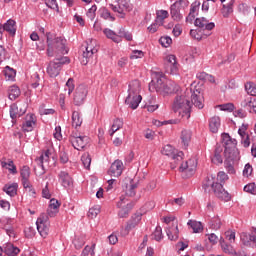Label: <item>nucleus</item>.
<instances>
[{
  "instance_id": "1",
  "label": "nucleus",
  "mask_w": 256,
  "mask_h": 256,
  "mask_svg": "<svg viewBox=\"0 0 256 256\" xmlns=\"http://www.w3.org/2000/svg\"><path fill=\"white\" fill-rule=\"evenodd\" d=\"M47 39V55L48 57H61V55H66L68 53L65 43L67 40L57 37L54 33H46Z\"/></svg>"
},
{
  "instance_id": "2",
  "label": "nucleus",
  "mask_w": 256,
  "mask_h": 256,
  "mask_svg": "<svg viewBox=\"0 0 256 256\" xmlns=\"http://www.w3.org/2000/svg\"><path fill=\"white\" fill-rule=\"evenodd\" d=\"M139 89H141V84L139 81L134 80L130 83L129 89H128V96L125 100V103L127 106L130 107V109H137L139 107V103H141V95H137L139 93Z\"/></svg>"
},
{
  "instance_id": "3",
  "label": "nucleus",
  "mask_w": 256,
  "mask_h": 256,
  "mask_svg": "<svg viewBox=\"0 0 256 256\" xmlns=\"http://www.w3.org/2000/svg\"><path fill=\"white\" fill-rule=\"evenodd\" d=\"M224 167L229 175H235V161H239V149L237 146L234 148H226L224 150Z\"/></svg>"
},
{
  "instance_id": "4",
  "label": "nucleus",
  "mask_w": 256,
  "mask_h": 256,
  "mask_svg": "<svg viewBox=\"0 0 256 256\" xmlns=\"http://www.w3.org/2000/svg\"><path fill=\"white\" fill-rule=\"evenodd\" d=\"M173 111L179 113L181 117L189 119L191 117V102L184 96H176L173 103Z\"/></svg>"
},
{
  "instance_id": "5",
  "label": "nucleus",
  "mask_w": 256,
  "mask_h": 256,
  "mask_svg": "<svg viewBox=\"0 0 256 256\" xmlns=\"http://www.w3.org/2000/svg\"><path fill=\"white\" fill-rule=\"evenodd\" d=\"M69 63V58L64 56H55L53 61H50L47 67V73L50 77H57L61 73V67Z\"/></svg>"
},
{
  "instance_id": "6",
  "label": "nucleus",
  "mask_w": 256,
  "mask_h": 256,
  "mask_svg": "<svg viewBox=\"0 0 256 256\" xmlns=\"http://www.w3.org/2000/svg\"><path fill=\"white\" fill-rule=\"evenodd\" d=\"M155 89L161 95H171V93H177L179 91V85L171 80L163 82V80L158 79Z\"/></svg>"
},
{
  "instance_id": "7",
  "label": "nucleus",
  "mask_w": 256,
  "mask_h": 256,
  "mask_svg": "<svg viewBox=\"0 0 256 256\" xmlns=\"http://www.w3.org/2000/svg\"><path fill=\"white\" fill-rule=\"evenodd\" d=\"M38 233H40L43 239L49 235V216L42 214L36 221Z\"/></svg>"
},
{
  "instance_id": "8",
  "label": "nucleus",
  "mask_w": 256,
  "mask_h": 256,
  "mask_svg": "<svg viewBox=\"0 0 256 256\" xmlns=\"http://www.w3.org/2000/svg\"><path fill=\"white\" fill-rule=\"evenodd\" d=\"M69 141L74 149H76L77 151H81V149H85V147L89 145L88 136H79L77 134H74L69 137Z\"/></svg>"
},
{
  "instance_id": "9",
  "label": "nucleus",
  "mask_w": 256,
  "mask_h": 256,
  "mask_svg": "<svg viewBox=\"0 0 256 256\" xmlns=\"http://www.w3.org/2000/svg\"><path fill=\"white\" fill-rule=\"evenodd\" d=\"M87 87L85 85H79L74 93V105L81 106L85 103V99H87Z\"/></svg>"
},
{
  "instance_id": "10",
  "label": "nucleus",
  "mask_w": 256,
  "mask_h": 256,
  "mask_svg": "<svg viewBox=\"0 0 256 256\" xmlns=\"http://www.w3.org/2000/svg\"><path fill=\"white\" fill-rule=\"evenodd\" d=\"M27 112V106L25 104H12L10 106V117L12 119V123H15V119L25 115Z\"/></svg>"
},
{
  "instance_id": "11",
  "label": "nucleus",
  "mask_w": 256,
  "mask_h": 256,
  "mask_svg": "<svg viewBox=\"0 0 256 256\" xmlns=\"http://www.w3.org/2000/svg\"><path fill=\"white\" fill-rule=\"evenodd\" d=\"M123 203H125V198L122 196L120 197V201L117 203V207L120 209L118 212V217L121 219L129 217V211L135 207V202H130L125 207H123Z\"/></svg>"
},
{
  "instance_id": "12",
  "label": "nucleus",
  "mask_w": 256,
  "mask_h": 256,
  "mask_svg": "<svg viewBox=\"0 0 256 256\" xmlns=\"http://www.w3.org/2000/svg\"><path fill=\"white\" fill-rule=\"evenodd\" d=\"M142 214L138 213L131 217V219L127 222L125 229L122 230V235H129V231H133L139 223H141Z\"/></svg>"
},
{
  "instance_id": "13",
  "label": "nucleus",
  "mask_w": 256,
  "mask_h": 256,
  "mask_svg": "<svg viewBox=\"0 0 256 256\" xmlns=\"http://www.w3.org/2000/svg\"><path fill=\"white\" fill-rule=\"evenodd\" d=\"M212 189L214 191V195L218 199H221L222 201H231V195H229V192L223 188V184L216 182L215 187Z\"/></svg>"
},
{
  "instance_id": "14",
  "label": "nucleus",
  "mask_w": 256,
  "mask_h": 256,
  "mask_svg": "<svg viewBox=\"0 0 256 256\" xmlns=\"http://www.w3.org/2000/svg\"><path fill=\"white\" fill-rule=\"evenodd\" d=\"M179 169L182 173H187L188 177H191L197 169V161L195 159H189L185 163H182Z\"/></svg>"
},
{
  "instance_id": "15",
  "label": "nucleus",
  "mask_w": 256,
  "mask_h": 256,
  "mask_svg": "<svg viewBox=\"0 0 256 256\" xmlns=\"http://www.w3.org/2000/svg\"><path fill=\"white\" fill-rule=\"evenodd\" d=\"M111 9L115 13L125 15V11H131V4L127 0H118L117 5L111 4Z\"/></svg>"
},
{
  "instance_id": "16",
  "label": "nucleus",
  "mask_w": 256,
  "mask_h": 256,
  "mask_svg": "<svg viewBox=\"0 0 256 256\" xmlns=\"http://www.w3.org/2000/svg\"><path fill=\"white\" fill-rule=\"evenodd\" d=\"M123 174V162L121 160H115L109 170H108V175L111 177H121Z\"/></svg>"
},
{
  "instance_id": "17",
  "label": "nucleus",
  "mask_w": 256,
  "mask_h": 256,
  "mask_svg": "<svg viewBox=\"0 0 256 256\" xmlns=\"http://www.w3.org/2000/svg\"><path fill=\"white\" fill-rule=\"evenodd\" d=\"M166 71L171 75H175L177 73V57L173 54L166 56Z\"/></svg>"
},
{
  "instance_id": "18",
  "label": "nucleus",
  "mask_w": 256,
  "mask_h": 256,
  "mask_svg": "<svg viewBox=\"0 0 256 256\" xmlns=\"http://www.w3.org/2000/svg\"><path fill=\"white\" fill-rule=\"evenodd\" d=\"M192 105L196 106L198 109H203L205 105L203 104V94L199 90H195L191 95Z\"/></svg>"
},
{
  "instance_id": "19",
  "label": "nucleus",
  "mask_w": 256,
  "mask_h": 256,
  "mask_svg": "<svg viewBox=\"0 0 256 256\" xmlns=\"http://www.w3.org/2000/svg\"><path fill=\"white\" fill-rule=\"evenodd\" d=\"M59 181L61 185L65 187V189H68V187L73 186V178L67 173L66 171H61L59 173Z\"/></svg>"
},
{
  "instance_id": "20",
  "label": "nucleus",
  "mask_w": 256,
  "mask_h": 256,
  "mask_svg": "<svg viewBox=\"0 0 256 256\" xmlns=\"http://www.w3.org/2000/svg\"><path fill=\"white\" fill-rule=\"evenodd\" d=\"M241 107L248 109L250 113H256V98L248 97L242 103Z\"/></svg>"
},
{
  "instance_id": "21",
  "label": "nucleus",
  "mask_w": 256,
  "mask_h": 256,
  "mask_svg": "<svg viewBox=\"0 0 256 256\" xmlns=\"http://www.w3.org/2000/svg\"><path fill=\"white\" fill-rule=\"evenodd\" d=\"M222 142L225 149H231V148L237 147V140L231 138V136L228 133L222 134Z\"/></svg>"
},
{
  "instance_id": "22",
  "label": "nucleus",
  "mask_w": 256,
  "mask_h": 256,
  "mask_svg": "<svg viewBox=\"0 0 256 256\" xmlns=\"http://www.w3.org/2000/svg\"><path fill=\"white\" fill-rule=\"evenodd\" d=\"M3 26L4 31L9 33V35L15 36L17 33V22L13 19H9Z\"/></svg>"
},
{
  "instance_id": "23",
  "label": "nucleus",
  "mask_w": 256,
  "mask_h": 256,
  "mask_svg": "<svg viewBox=\"0 0 256 256\" xmlns=\"http://www.w3.org/2000/svg\"><path fill=\"white\" fill-rule=\"evenodd\" d=\"M166 234L170 241H177L179 239V227L177 224H172L167 230Z\"/></svg>"
},
{
  "instance_id": "24",
  "label": "nucleus",
  "mask_w": 256,
  "mask_h": 256,
  "mask_svg": "<svg viewBox=\"0 0 256 256\" xmlns=\"http://www.w3.org/2000/svg\"><path fill=\"white\" fill-rule=\"evenodd\" d=\"M170 15L174 21H181L183 19V15H181V10L179 9L177 2L171 5Z\"/></svg>"
},
{
  "instance_id": "25",
  "label": "nucleus",
  "mask_w": 256,
  "mask_h": 256,
  "mask_svg": "<svg viewBox=\"0 0 256 256\" xmlns=\"http://www.w3.org/2000/svg\"><path fill=\"white\" fill-rule=\"evenodd\" d=\"M219 127H221V118L218 116H213L209 120V129L211 133H218L219 132Z\"/></svg>"
},
{
  "instance_id": "26",
  "label": "nucleus",
  "mask_w": 256,
  "mask_h": 256,
  "mask_svg": "<svg viewBox=\"0 0 256 256\" xmlns=\"http://www.w3.org/2000/svg\"><path fill=\"white\" fill-rule=\"evenodd\" d=\"M96 53L97 48H94L93 46H87L82 54L83 58L85 59L82 61L83 65H87V63H89V59H91V57H93V55H95Z\"/></svg>"
},
{
  "instance_id": "27",
  "label": "nucleus",
  "mask_w": 256,
  "mask_h": 256,
  "mask_svg": "<svg viewBox=\"0 0 256 256\" xmlns=\"http://www.w3.org/2000/svg\"><path fill=\"white\" fill-rule=\"evenodd\" d=\"M3 251L8 256H16L21 252V250L12 243L5 244Z\"/></svg>"
},
{
  "instance_id": "28",
  "label": "nucleus",
  "mask_w": 256,
  "mask_h": 256,
  "mask_svg": "<svg viewBox=\"0 0 256 256\" xmlns=\"http://www.w3.org/2000/svg\"><path fill=\"white\" fill-rule=\"evenodd\" d=\"M19 187V185L17 183H13V184H6L3 187V191L4 193H6L7 195H9L10 197H15V195H17V188Z\"/></svg>"
},
{
  "instance_id": "29",
  "label": "nucleus",
  "mask_w": 256,
  "mask_h": 256,
  "mask_svg": "<svg viewBox=\"0 0 256 256\" xmlns=\"http://www.w3.org/2000/svg\"><path fill=\"white\" fill-rule=\"evenodd\" d=\"M233 5H235V0H230L227 5H223L222 7V15L226 19L233 14Z\"/></svg>"
},
{
  "instance_id": "30",
  "label": "nucleus",
  "mask_w": 256,
  "mask_h": 256,
  "mask_svg": "<svg viewBox=\"0 0 256 256\" xmlns=\"http://www.w3.org/2000/svg\"><path fill=\"white\" fill-rule=\"evenodd\" d=\"M222 152L223 148H221V146L216 147L214 157L212 158V163L215 165H221V163H223V157H221Z\"/></svg>"
},
{
  "instance_id": "31",
  "label": "nucleus",
  "mask_w": 256,
  "mask_h": 256,
  "mask_svg": "<svg viewBox=\"0 0 256 256\" xmlns=\"http://www.w3.org/2000/svg\"><path fill=\"white\" fill-rule=\"evenodd\" d=\"M191 137H192L191 130H182L180 138L184 147H189V143H191Z\"/></svg>"
},
{
  "instance_id": "32",
  "label": "nucleus",
  "mask_w": 256,
  "mask_h": 256,
  "mask_svg": "<svg viewBox=\"0 0 256 256\" xmlns=\"http://www.w3.org/2000/svg\"><path fill=\"white\" fill-rule=\"evenodd\" d=\"M21 95V90L17 86H10L8 90V97L10 101H15Z\"/></svg>"
},
{
  "instance_id": "33",
  "label": "nucleus",
  "mask_w": 256,
  "mask_h": 256,
  "mask_svg": "<svg viewBox=\"0 0 256 256\" xmlns=\"http://www.w3.org/2000/svg\"><path fill=\"white\" fill-rule=\"evenodd\" d=\"M33 125H35V120L33 119V114H31L29 119L22 124V130L29 133L30 131H33Z\"/></svg>"
},
{
  "instance_id": "34",
  "label": "nucleus",
  "mask_w": 256,
  "mask_h": 256,
  "mask_svg": "<svg viewBox=\"0 0 256 256\" xmlns=\"http://www.w3.org/2000/svg\"><path fill=\"white\" fill-rule=\"evenodd\" d=\"M83 125V118H81V114L77 111L72 113V126L77 129V127H81Z\"/></svg>"
},
{
  "instance_id": "35",
  "label": "nucleus",
  "mask_w": 256,
  "mask_h": 256,
  "mask_svg": "<svg viewBox=\"0 0 256 256\" xmlns=\"http://www.w3.org/2000/svg\"><path fill=\"white\" fill-rule=\"evenodd\" d=\"M1 167L3 169H8V171L12 174V175H17V166H15V164L13 163V161H9V162H5L2 161L1 162Z\"/></svg>"
},
{
  "instance_id": "36",
  "label": "nucleus",
  "mask_w": 256,
  "mask_h": 256,
  "mask_svg": "<svg viewBox=\"0 0 256 256\" xmlns=\"http://www.w3.org/2000/svg\"><path fill=\"white\" fill-rule=\"evenodd\" d=\"M104 35H106L108 39L113 40L114 43H121V37H119L118 34L109 28L104 29Z\"/></svg>"
},
{
  "instance_id": "37",
  "label": "nucleus",
  "mask_w": 256,
  "mask_h": 256,
  "mask_svg": "<svg viewBox=\"0 0 256 256\" xmlns=\"http://www.w3.org/2000/svg\"><path fill=\"white\" fill-rule=\"evenodd\" d=\"M3 73L7 81H13L15 79V75H17V72L15 71V69L9 66L5 67Z\"/></svg>"
},
{
  "instance_id": "38",
  "label": "nucleus",
  "mask_w": 256,
  "mask_h": 256,
  "mask_svg": "<svg viewBox=\"0 0 256 256\" xmlns=\"http://www.w3.org/2000/svg\"><path fill=\"white\" fill-rule=\"evenodd\" d=\"M123 128V120L122 119H115L113 124H112V128L110 130V135L113 136L115 135V133H117V131H119V129Z\"/></svg>"
},
{
  "instance_id": "39",
  "label": "nucleus",
  "mask_w": 256,
  "mask_h": 256,
  "mask_svg": "<svg viewBox=\"0 0 256 256\" xmlns=\"http://www.w3.org/2000/svg\"><path fill=\"white\" fill-rule=\"evenodd\" d=\"M187 225L191 227L193 233H201V231H203V224H201V222L189 220Z\"/></svg>"
},
{
  "instance_id": "40",
  "label": "nucleus",
  "mask_w": 256,
  "mask_h": 256,
  "mask_svg": "<svg viewBox=\"0 0 256 256\" xmlns=\"http://www.w3.org/2000/svg\"><path fill=\"white\" fill-rule=\"evenodd\" d=\"M118 37L120 39H125L126 41H133V34L131 32L126 31L125 28H120L118 32Z\"/></svg>"
},
{
  "instance_id": "41",
  "label": "nucleus",
  "mask_w": 256,
  "mask_h": 256,
  "mask_svg": "<svg viewBox=\"0 0 256 256\" xmlns=\"http://www.w3.org/2000/svg\"><path fill=\"white\" fill-rule=\"evenodd\" d=\"M51 155V151L50 150H46L39 158L40 161V165L41 168L43 169V171H45V163H47V161H49V157Z\"/></svg>"
},
{
  "instance_id": "42",
  "label": "nucleus",
  "mask_w": 256,
  "mask_h": 256,
  "mask_svg": "<svg viewBox=\"0 0 256 256\" xmlns=\"http://www.w3.org/2000/svg\"><path fill=\"white\" fill-rule=\"evenodd\" d=\"M209 225L214 231H218V229H221V218L220 217H214L210 220Z\"/></svg>"
},
{
  "instance_id": "43",
  "label": "nucleus",
  "mask_w": 256,
  "mask_h": 256,
  "mask_svg": "<svg viewBox=\"0 0 256 256\" xmlns=\"http://www.w3.org/2000/svg\"><path fill=\"white\" fill-rule=\"evenodd\" d=\"M99 13L102 19H109V21H115V17L111 16V12L107 8H101L99 10Z\"/></svg>"
},
{
  "instance_id": "44",
  "label": "nucleus",
  "mask_w": 256,
  "mask_h": 256,
  "mask_svg": "<svg viewBox=\"0 0 256 256\" xmlns=\"http://www.w3.org/2000/svg\"><path fill=\"white\" fill-rule=\"evenodd\" d=\"M156 15H157L156 23H159L160 21V25H163V20L169 17V12L166 10H160L156 13Z\"/></svg>"
},
{
  "instance_id": "45",
  "label": "nucleus",
  "mask_w": 256,
  "mask_h": 256,
  "mask_svg": "<svg viewBox=\"0 0 256 256\" xmlns=\"http://www.w3.org/2000/svg\"><path fill=\"white\" fill-rule=\"evenodd\" d=\"M162 155H166L167 157H173V155L175 154V148H173V146L171 145H166L163 147V149L161 150Z\"/></svg>"
},
{
  "instance_id": "46",
  "label": "nucleus",
  "mask_w": 256,
  "mask_h": 256,
  "mask_svg": "<svg viewBox=\"0 0 256 256\" xmlns=\"http://www.w3.org/2000/svg\"><path fill=\"white\" fill-rule=\"evenodd\" d=\"M215 177L210 176V177H206L204 183H203V188L205 190L208 189V187H212V189L215 187Z\"/></svg>"
},
{
  "instance_id": "47",
  "label": "nucleus",
  "mask_w": 256,
  "mask_h": 256,
  "mask_svg": "<svg viewBox=\"0 0 256 256\" xmlns=\"http://www.w3.org/2000/svg\"><path fill=\"white\" fill-rule=\"evenodd\" d=\"M152 237L155 241H161V239H163V229L161 226L156 227L155 231L152 233Z\"/></svg>"
},
{
  "instance_id": "48",
  "label": "nucleus",
  "mask_w": 256,
  "mask_h": 256,
  "mask_svg": "<svg viewBox=\"0 0 256 256\" xmlns=\"http://www.w3.org/2000/svg\"><path fill=\"white\" fill-rule=\"evenodd\" d=\"M245 89H246L248 95H251V97H256V86L253 85V83L248 82L245 85Z\"/></svg>"
},
{
  "instance_id": "49",
  "label": "nucleus",
  "mask_w": 256,
  "mask_h": 256,
  "mask_svg": "<svg viewBox=\"0 0 256 256\" xmlns=\"http://www.w3.org/2000/svg\"><path fill=\"white\" fill-rule=\"evenodd\" d=\"M45 5H47L49 9H53L59 13V4H57V0H45Z\"/></svg>"
},
{
  "instance_id": "50",
  "label": "nucleus",
  "mask_w": 256,
  "mask_h": 256,
  "mask_svg": "<svg viewBox=\"0 0 256 256\" xmlns=\"http://www.w3.org/2000/svg\"><path fill=\"white\" fill-rule=\"evenodd\" d=\"M20 175L22 179H29V177H31V169L29 166H23L20 170Z\"/></svg>"
},
{
  "instance_id": "51",
  "label": "nucleus",
  "mask_w": 256,
  "mask_h": 256,
  "mask_svg": "<svg viewBox=\"0 0 256 256\" xmlns=\"http://www.w3.org/2000/svg\"><path fill=\"white\" fill-rule=\"evenodd\" d=\"M81 161H82L85 169H89L91 167V155H89V154L82 155Z\"/></svg>"
},
{
  "instance_id": "52",
  "label": "nucleus",
  "mask_w": 256,
  "mask_h": 256,
  "mask_svg": "<svg viewBox=\"0 0 256 256\" xmlns=\"http://www.w3.org/2000/svg\"><path fill=\"white\" fill-rule=\"evenodd\" d=\"M74 90H75V84L73 83V78H70L66 82V87L64 91H68V95H71Z\"/></svg>"
},
{
  "instance_id": "53",
  "label": "nucleus",
  "mask_w": 256,
  "mask_h": 256,
  "mask_svg": "<svg viewBox=\"0 0 256 256\" xmlns=\"http://www.w3.org/2000/svg\"><path fill=\"white\" fill-rule=\"evenodd\" d=\"M159 43L162 45V47H169V45L173 43V40L169 36H162L159 39Z\"/></svg>"
},
{
  "instance_id": "54",
  "label": "nucleus",
  "mask_w": 256,
  "mask_h": 256,
  "mask_svg": "<svg viewBox=\"0 0 256 256\" xmlns=\"http://www.w3.org/2000/svg\"><path fill=\"white\" fill-rule=\"evenodd\" d=\"M172 161L171 162V165H178L179 163H181V161H183V152H178V153H175L172 157Z\"/></svg>"
},
{
  "instance_id": "55",
  "label": "nucleus",
  "mask_w": 256,
  "mask_h": 256,
  "mask_svg": "<svg viewBox=\"0 0 256 256\" xmlns=\"http://www.w3.org/2000/svg\"><path fill=\"white\" fill-rule=\"evenodd\" d=\"M75 249H81L85 245V239L83 237H76L73 240Z\"/></svg>"
},
{
  "instance_id": "56",
  "label": "nucleus",
  "mask_w": 256,
  "mask_h": 256,
  "mask_svg": "<svg viewBox=\"0 0 256 256\" xmlns=\"http://www.w3.org/2000/svg\"><path fill=\"white\" fill-rule=\"evenodd\" d=\"M137 188V184H130L126 186V195L128 197H135V189Z\"/></svg>"
},
{
  "instance_id": "57",
  "label": "nucleus",
  "mask_w": 256,
  "mask_h": 256,
  "mask_svg": "<svg viewBox=\"0 0 256 256\" xmlns=\"http://www.w3.org/2000/svg\"><path fill=\"white\" fill-rule=\"evenodd\" d=\"M205 23H207V18L200 17L195 19L194 25L195 27H198V29H201L202 27H205Z\"/></svg>"
},
{
  "instance_id": "58",
  "label": "nucleus",
  "mask_w": 256,
  "mask_h": 256,
  "mask_svg": "<svg viewBox=\"0 0 256 256\" xmlns=\"http://www.w3.org/2000/svg\"><path fill=\"white\" fill-rule=\"evenodd\" d=\"M32 79V87L33 89H37V86L39 85V81H41V78L39 77V74L36 72L31 76Z\"/></svg>"
},
{
  "instance_id": "59",
  "label": "nucleus",
  "mask_w": 256,
  "mask_h": 256,
  "mask_svg": "<svg viewBox=\"0 0 256 256\" xmlns=\"http://www.w3.org/2000/svg\"><path fill=\"white\" fill-rule=\"evenodd\" d=\"M227 179H229V177L227 176V174L223 171L219 172L217 175V181L218 183H221V185H223V183H225V181H227Z\"/></svg>"
},
{
  "instance_id": "60",
  "label": "nucleus",
  "mask_w": 256,
  "mask_h": 256,
  "mask_svg": "<svg viewBox=\"0 0 256 256\" xmlns=\"http://www.w3.org/2000/svg\"><path fill=\"white\" fill-rule=\"evenodd\" d=\"M97 11V6L93 5L87 12V17L88 19H90L91 21H93L95 19V13Z\"/></svg>"
},
{
  "instance_id": "61",
  "label": "nucleus",
  "mask_w": 256,
  "mask_h": 256,
  "mask_svg": "<svg viewBox=\"0 0 256 256\" xmlns=\"http://www.w3.org/2000/svg\"><path fill=\"white\" fill-rule=\"evenodd\" d=\"M221 247L224 253H233V247L225 243V240H220Z\"/></svg>"
},
{
  "instance_id": "62",
  "label": "nucleus",
  "mask_w": 256,
  "mask_h": 256,
  "mask_svg": "<svg viewBox=\"0 0 256 256\" xmlns=\"http://www.w3.org/2000/svg\"><path fill=\"white\" fill-rule=\"evenodd\" d=\"M244 191L246 193H251L252 195H254V193H256L255 183H250V184L244 186Z\"/></svg>"
},
{
  "instance_id": "63",
  "label": "nucleus",
  "mask_w": 256,
  "mask_h": 256,
  "mask_svg": "<svg viewBox=\"0 0 256 256\" xmlns=\"http://www.w3.org/2000/svg\"><path fill=\"white\" fill-rule=\"evenodd\" d=\"M221 111H233L235 109V105L233 103H226L219 106Z\"/></svg>"
},
{
  "instance_id": "64",
  "label": "nucleus",
  "mask_w": 256,
  "mask_h": 256,
  "mask_svg": "<svg viewBox=\"0 0 256 256\" xmlns=\"http://www.w3.org/2000/svg\"><path fill=\"white\" fill-rule=\"evenodd\" d=\"M251 173H253V166L251 164H246L243 170V175L244 177H249L251 176Z\"/></svg>"
}]
</instances>
